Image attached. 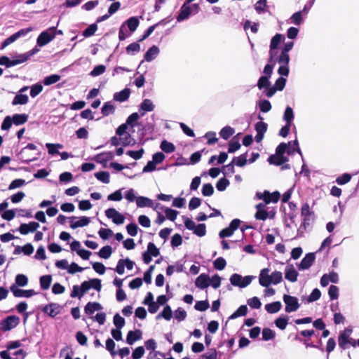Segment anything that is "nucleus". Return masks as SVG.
<instances>
[{
    "instance_id": "nucleus-7",
    "label": "nucleus",
    "mask_w": 359,
    "mask_h": 359,
    "mask_svg": "<svg viewBox=\"0 0 359 359\" xmlns=\"http://www.w3.org/2000/svg\"><path fill=\"white\" fill-rule=\"evenodd\" d=\"M105 215L107 218L111 219L112 222L116 225H121L124 223L125 216L120 213L114 208H109L104 212Z\"/></svg>"
},
{
    "instance_id": "nucleus-19",
    "label": "nucleus",
    "mask_w": 359,
    "mask_h": 359,
    "mask_svg": "<svg viewBox=\"0 0 359 359\" xmlns=\"http://www.w3.org/2000/svg\"><path fill=\"white\" fill-rule=\"evenodd\" d=\"M299 273L294 269L293 264H288L285 269V278L294 283L297 280Z\"/></svg>"
},
{
    "instance_id": "nucleus-51",
    "label": "nucleus",
    "mask_w": 359,
    "mask_h": 359,
    "mask_svg": "<svg viewBox=\"0 0 359 359\" xmlns=\"http://www.w3.org/2000/svg\"><path fill=\"white\" fill-rule=\"evenodd\" d=\"M351 339L348 337L345 334H339L338 337V343L340 348L342 349H346L348 348L347 345L348 343H351Z\"/></svg>"
},
{
    "instance_id": "nucleus-59",
    "label": "nucleus",
    "mask_w": 359,
    "mask_h": 359,
    "mask_svg": "<svg viewBox=\"0 0 359 359\" xmlns=\"http://www.w3.org/2000/svg\"><path fill=\"white\" fill-rule=\"evenodd\" d=\"M201 193L203 196H210L214 194V187L211 183H206L203 185Z\"/></svg>"
},
{
    "instance_id": "nucleus-11",
    "label": "nucleus",
    "mask_w": 359,
    "mask_h": 359,
    "mask_svg": "<svg viewBox=\"0 0 359 359\" xmlns=\"http://www.w3.org/2000/svg\"><path fill=\"white\" fill-rule=\"evenodd\" d=\"M114 155L112 151H104L94 156L92 160L106 168L107 161L114 159Z\"/></svg>"
},
{
    "instance_id": "nucleus-43",
    "label": "nucleus",
    "mask_w": 359,
    "mask_h": 359,
    "mask_svg": "<svg viewBox=\"0 0 359 359\" xmlns=\"http://www.w3.org/2000/svg\"><path fill=\"white\" fill-rule=\"evenodd\" d=\"M27 118H28V116L25 114H16L13 116L11 119H12L13 123L15 125L19 126V125H22V124L26 123L27 121Z\"/></svg>"
},
{
    "instance_id": "nucleus-62",
    "label": "nucleus",
    "mask_w": 359,
    "mask_h": 359,
    "mask_svg": "<svg viewBox=\"0 0 359 359\" xmlns=\"http://www.w3.org/2000/svg\"><path fill=\"white\" fill-rule=\"evenodd\" d=\"M140 42H133L129 44L126 48V50L128 54H134L140 51Z\"/></svg>"
},
{
    "instance_id": "nucleus-20",
    "label": "nucleus",
    "mask_w": 359,
    "mask_h": 359,
    "mask_svg": "<svg viewBox=\"0 0 359 359\" xmlns=\"http://www.w3.org/2000/svg\"><path fill=\"white\" fill-rule=\"evenodd\" d=\"M103 309L102 306L97 302H89L84 307V312L86 315L91 316L95 311H99Z\"/></svg>"
},
{
    "instance_id": "nucleus-34",
    "label": "nucleus",
    "mask_w": 359,
    "mask_h": 359,
    "mask_svg": "<svg viewBox=\"0 0 359 359\" xmlns=\"http://www.w3.org/2000/svg\"><path fill=\"white\" fill-rule=\"evenodd\" d=\"M114 111V105L110 101L104 102L101 108V113L104 116H107L109 114H113Z\"/></svg>"
},
{
    "instance_id": "nucleus-35",
    "label": "nucleus",
    "mask_w": 359,
    "mask_h": 359,
    "mask_svg": "<svg viewBox=\"0 0 359 359\" xmlns=\"http://www.w3.org/2000/svg\"><path fill=\"white\" fill-rule=\"evenodd\" d=\"M294 118V114L292 108L290 106H287L283 116V121H285L286 123L292 125Z\"/></svg>"
},
{
    "instance_id": "nucleus-33",
    "label": "nucleus",
    "mask_w": 359,
    "mask_h": 359,
    "mask_svg": "<svg viewBox=\"0 0 359 359\" xmlns=\"http://www.w3.org/2000/svg\"><path fill=\"white\" fill-rule=\"evenodd\" d=\"M140 118V115L137 112H134L131 114L126 119V124L128 126L133 128L136 126H142L141 123L138 122V119Z\"/></svg>"
},
{
    "instance_id": "nucleus-40",
    "label": "nucleus",
    "mask_w": 359,
    "mask_h": 359,
    "mask_svg": "<svg viewBox=\"0 0 359 359\" xmlns=\"http://www.w3.org/2000/svg\"><path fill=\"white\" fill-rule=\"evenodd\" d=\"M96 179L102 183L109 184L110 182V175L107 171H100L94 174Z\"/></svg>"
},
{
    "instance_id": "nucleus-17",
    "label": "nucleus",
    "mask_w": 359,
    "mask_h": 359,
    "mask_svg": "<svg viewBox=\"0 0 359 359\" xmlns=\"http://www.w3.org/2000/svg\"><path fill=\"white\" fill-rule=\"evenodd\" d=\"M292 142H288L287 143L281 142L280 143L276 149V154L277 156H285V154L287 153V155H293L294 153V150H292L289 147L291 145Z\"/></svg>"
},
{
    "instance_id": "nucleus-44",
    "label": "nucleus",
    "mask_w": 359,
    "mask_h": 359,
    "mask_svg": "<svg viewBox=\"0 0 359 359\" xmlns=\"http://www.w3.org/2000/svg\"><path fill=\"white\" fill-rule=\"evenodd\" d=\"M29 97L27 95L19 93L16 95L12 101L13 105L25 104L28 102Z\"/></svg>"
},
{
    "instance_id": "nucleus-29",
    "label": "nucleus",
    "mask_w": 359,
    "mask_h": 359,
    "mask_svg": "<svg viewBox=\"0 0 359 359\" xmlns=\"http://www.w3.org/2000/svg\"><path fill=\"white\" fill-rule=\"evenodd\" d=\"M248 151L244 154H241L238 156H234L232 159V162L233 164L238 167H244L248 162Z\"/></svg>"
},
{
    "instance_id": "nucleus-4",
    "label": "nucleus",
    "mask_w": 359,
    "mask_h": 359,
    "mask_svg": "<svg viewBox=\"0 0 359 359\" xmlns=\"http://www.w3.org/2000/svg\"><path fill=\"white\" fill-rule=\"evenodd\" d=\"M155 126L151 123H147L144 125H142L141 128L138 130L139 142L138 144L144 145L147 141L153 140L152 137H147L144 139V135H147V132L151 134L154 131Z\"/></svg>"
},
{
    "instance_id": "nucleus-46",
    "label": "nucleus",
    "mask_w": 359,
    "mask_h": 359,
    "mask_svg": "<svg viewBox=\"0 0 359 359\" xmlns=\"http://www.w3.org/2000/svg\"><path fill=\"white\" fill-rule=\"evenodd\" d=\"M97 30V25L95 22L90 25L86 29H85L82 32V36L85 38H88L92 36L95 34L96 31Z\"/></svg>"
},
{
    "instance_id": "nucleus-23",
    "label": "nucleus",
    "mask_w": 359,
    "mask_h": 359,
    "mask_svg": "<svg viewBox=\"0 0 359 359\" xmlns=\"http://www.w3.org/2000/svg\"><path fill=\"white\" fill-rule=\"evenodd\" d=\"M192 14V8L191 6H182L179 14L176 17L177 22L184 21L189 18Z\"/></svg>"
},
{
    "instance_id": "nucleus-61",
    "label": "nucleus",
    "mask_w": 359,
    "mask_h": 359,
    "mask_svg": "<svg viewBox=\"0 0 359 359\" xmlns=\"http://www.w3.org/2000/svg\"><path fill=\"white\" fill-rule=\"evenodd\" d=\"M105 70L106 67L104 65H99L93 69V70L89 73V75L95 77L102 74Z\"/></svg>"
},
{
    "instance_id": "nucleus-36",
    "label": "nucleus",
    "mask_w": 359,
    "mask_h": 359,
    "mask_svg": "<svg viewBox=\"0 0 359 359\" xmlns=\"http://www.w3.org/2000/svg\"><path fill=\"white\" fill-rule=\"evenodd\" d=\"M248 307L246 305L240 306L229 317V320L236 319L240 316H245L248 313Z\"/></svg>"
},
{
    "instance_id": "nucleus-58",
    "label": "nucleus",
    "mask_w": 359,
    "mask_h": 359,
    "mask_svg": "<svg viewBox=\"0 0 359 359\" xmlns=\"http://www.w3.org/2000/svg\"><path fill=\"white\" fill-rule=\"evenodd\" d=\"M302 11H297L292 15L290 20L296 25H300L303 22Z\"/></svg>"
},
{
    "instance_id": "nucleus-3",
    "label": "nucleus",
    "mask_w": 359,
    "mask_h": 359,
    "mask_svg": "<svg viewBox=\"0 0 359 359\" xmlns=\"http://www.w3.org/2000/svg\"><path fill=\"white\" fill-rule=\"evenodd\" d=\"M263 74L264 75L261 76L259 78L256 85L259 90H262L267 87H269L270 85L271 84L270 79L273 74L272 65H265L263 69Z\"/></svg>"
},
{
    "instance_id": "nucleus-28",
    "label": "nucleus",
    "mask_w": 359,
    "mask_h": 359,
    "mask_svg": "<svg viewBox=\"0 0 359 359\" xmlns=\"http://www.w3.org/2000/svg\"><path fill=\"white\" fill-rule=\"evenodd\" d=\"M264 194H266L268 197V198L265 199L266 204H269L271 202L276 203L280 198V194L278 191H275L271 194L269 191L265 190Z\"/></svg>"
},
{
    "instance_id": "nucleus-31",
    "label": "nucleus",
    "mask_w": 359,
    "mask_h": 359,
    "mask_svg": "<svg viewBox=\"0 0 359 359\" xmlns=\"http://www.w3.org/2000/svg\"><path fill=\"white\" fill-rule=\"evenodd\" d=\"M281 308L282 304L279 301L269 303L265 305V309L269 313H276L278 312Z\"/></svg>"
},
{
    "instance_id": "nucleus-63",
    "label": "nucleus",
    "mask_w": 359,
    "mask_h": 359,
    "mask_svg": "<svg viewBox=\"0 0 359 359\" xmlns=\"http://www.w3.org/2000/svg\"><path fill=\"white\" fill-rule=\"evenodd\" d=\"M182 236L180 233H175L171 238L170 245L173 248H177L182 245Z\"/></svg>"
},
{
    "instance_id": "nucleus-15",
    "label": "nucleus",
    "mask_w": 359,
    "mask_h": 359,
    "mask_svg": "<svg viewBox=\"0 0 359 359\" xmlns=\"http://www.w3.org/2000/svg\"><path fill=\"white\" fill-rule=\"evenodd\" d=\"M159 53L160 50L158 47L156 45H153L145 53L144 55V60L141 61L139 67L144 62V60H146L147 62H151L152 60H154L158 55Z\"/></svg>"
},
{
    "instance_id": "nucleus-41",
    "label": "nucleus",
    "mask_w": 359,
    "mask_h": 359,
    "mask_svg": "<svg viewBox=\"0 0 359 359\" xmlns=\"http://www.w3.org/2000/svg\"><path fill=\"white\" fill-rule=\"evenodd\" d=\"M160 148L163 151L167 154L172 153L175 150V146L166 140H163L160 144Z\"/></svg>"
},
{
    "instance_id": "nucleus-39",
    "label": "nucleus",
    "mask_w": 359,
    "mask_h": 359,
    "mask_svg": "<svg viewBox=\"0 0 359 359\" xmlns=\"http://www.w3.org/2000/svg\"><path fill=\"white\" fill-rule=\"evenodd\" d=\"M234 133L235 130L233 128L226 126L222 128L219 134L222 139L227 140Z\"/></svg>"
},
{
    "instance_id": "nucleus-12",
    "label": "nucleus",
    "mask_w": 359,
    "mask_h": 359,
    "mask_svg": "<svg viewBox=\"0 0 359 359\" xmlns=\"http://www.w3.org/2000/svg\"><path fill=\"white\" fill-rule=\"evenodd\" d=\"M10 290L15 297L29 298L36 294L34 290L19 289L15 285H12Z\"/></svg>"
},
{
    "instance_id": "nucleus-55",
    "label": "nucleus",
    "mask_w": 359,
    "mask_h": 359,
    "mask_svg": "<svg viewBox=\"0 0 359 359\" xmlns=\"http://www.w3.org/2000/svg\"><path fill=\"white\" fill-rule=\"evenodd\" d=\"M226 266V262L224 258L219 257L213 262V267L218 271L223 270Z\"/></svg>"
},
{
    "instance_id": "nucleus-6",
    "label": "nucleus",
    "mask_w": 359,
    "mask_h": 359,
    "mask_svg": "<svg viewBox=\"0 0 359 359\" xmlns=\"http://www.w3.org/2000/svg\"><path fill=\"white\" fill-rule=\"evenodd\" d=\"M90 218L86 216L79 217L75 216L69 217V226L72 229H76L79 227H83L89 224Z\"/></svg>"
},
{
    "instance_id": "nucleus-54",
    "label": "nucleus",
    "mask_w": 359,
    "mask_h": 359,
    "mask_svg": "<svg viewBox=\"0 0 359 359\" xmlns=\"http://www.w3.org/2000/svg\"><path fill=\"white\" fill-rule=\"evenodd\" d=\"M164 212L165 213L166 219L172 222L176 219V217L179 214V212L177 210L167 207L164 208Z\"/></svg>"
},
{
    "instance_id": "nucleus-2",
    "label": "nucleus",
    "mask_w": 359,
    "mask_h": 359,
    "mask_svg": "<svg viewBox=\"0 0 359 359\" xmlns=\"http://www.w3.org/2000/svg\"><path fill=\"white\" fill-rule=\"evenodd\" d=\"M182 219L184 224V226L192 231L193 233L198 237H203L206 234V225L204 223H200L196 224L195 222L191 219L184 215L182 217Z\"/></svg>"
},
{
    "instance_id": "nucleus-45",
    "label": "nucleus",
    "mask_w": 359,
    "mask_h": 359,
    "mask_svg": "<svg viewBox=\"0 0 359 359\" xmlns=\"http://www.w3.org/2000/svg\"><path fill=\"white\" fill-rule=\"evenodd\" d=\"M52 277L50 275L42 276L40 278V286L42 290H48L51 284Z\"/></svg>"
},
{
    "instance_id": "nucleus-9",
    "label": "nucleus",
    "mask_w": 359,
    "mask_h": 359,
    "mask_svg": "<svg viewBox=\"0 0 359 359\" xmlns=\"http://www.w3.org/2000/svg\"><path fill=\"white\" fill-rule=\"evenodd\" d=\"M55 29L52 28L41 32L37 38V45L43 46L50 42L55 38Z\"/></svg>"
},
{
    "instance_id": "nucleus-8",
    "label": "nucleus",
    "mask_w": 359,
    "mask_h": 359,
    "mask_svg": "<svg viewBox=\"0 0 359 359\" xmlns=\"http://www.w3.org/2000/svg\"><path fill=\"white\" fill-rule=\"evenodd\" d=\"M20 323V318L16 316H9L1 321V329L6 332L15 328Z\"/></svg>"
},
{
    "instance_id": "nucleus-47",
    "label": "nucleus",
    "mask_w": 359,
    "mask_h": 359,
    "mask_svg": "<svg viewBox=\"0 0 359 359\" xmlns=\"http://www.w3.org/2000/svg\"><path fill=\"white\" fill-rule=\"evenodd\" d=\"M257 104L259 105L260 111L263 113L269 112L272 108L271 104L268 100H259Z\"/></svg>"
},
{
    "instance_id": "nucleus-64",
    "label": "nucleus",
    "mask_w": 359,
    "mask_h": 359,
    "mask_svg": "<svg viewBox=\"0 0 359 359\" xmlns=\"http://www.w3.org/2000/svg\"><path fill=\"white\" fill-rule=\"evenodd\" d=\"M321 297V292L318 288L312 290L311 294L306 298L308 302H313L318 300Z\"/></svg>"
},
{
    "instance_id": "nucleus-56",
    "label": "nucleus",
    "mask_w": 359,
    "mask_h": 359,
    "mask_svg": "<svg viewBox=\"0 0 359 359\" xmlns=\"http://www.w3.org/2000/svg\"><path fill=\"white\" fill-rule=\"evenodd\" d=\"M210 306L209 302L208 299L197 301L194 305V309L198 311H205Z\"/></svg>"
},
{
    "instance_id": "nucleus-25",
    "label": "nucleus",
    "mask_w": 359,
    "mask_h": 359,
    "mask_svg": "<svg viewBox=\"0 0 359 359\" xmlns=\"http://www.w3.org/2000/svg\"><path fill=\"white\" fill-rule=\"evenodd\" d=\"M130 95V90L128 88H126L123 90L115 93L114 94V100L117 102H123L129 98Z\"/></svg>"
},
{
    "instance_id": "nucleus-1",
    "label": "nucleus",
    "mask_w": 359,
    "mask_h": 359,
    "mask_svg": "<svg viewBox=\"0 0 359 359\" xmlns=\"http://www.w3.org/2000/svg\"><path fill=\"white\" fill-rule=\"evenodd\" d=\"M270 269L264 268L260 271L259 276V283L264 287H268L271 284L278 285L283 280V274L280 271H275L269 274Z\"/></svg>"
},
{
    "instance_id": "nucleus-26",
    "label": "nucleus",
    "mask_w": 359,
    "mask_h": 359,
    "mask_svg": "<svg viewBox=\"0 0 359 359\" xmlns=\"http://www.w3.org/2000/svg\"><path fill=\"white\" fill-rule=\"evenodd\" d=\"M140 21L137 17L133 16L126 20L122 25H126L130 33H133L139 26Z\"/></svg>"
},
{
    "instance_id": "nucleus-60",
    "label": "nucleus",
    "mask_w": 359,
    "mask_h": 359,
    "mask_svg": "<svg viewBox=\"0 0 359 359\" xmlns=\"http://www.w3.org/2000/svg\"><path fill=\"white\" fill-rule=\"evenodd\" d=\"M90 264L92 265L95 271L98 274L103 275L105 273L106 267L102 262H90Z\"/></svg>"
},
{
    "instance_id": "nucleus-27",
    "label": "nucleus",
    "mask_w": 359,
    "mask_h": 359,
    "mask_svg": "<svg viewBox=\"0 0 359 359\" xmlns=\"http://www.w3.org/2000/svg\"><path fill=\"white\" fill-rule=\"evenodd\" d=\"M289 318L287 315L283 314L275 320L274 323L278 328L284 330L288 324Z\"/></svg>"
},
{
    "instance_id": "nucleus-18",
    "label": "nucleus",
    "mask_w": 359,
    "mask_h": 359,
    "mask_svg": "<svg viewBox=\"0 0 359 359\" xmlns=\"http://www.w3.org/2000/svg\"><path fill=\"white\" fill-rule=\"evenodd\" d=\"M62 306L55 303H50L45 306L42 311L51 317H55L59 314L62 310Z\"/></svg>"
},
{
    "instance_id": "nucleus-50",
    "label": "nucleus",
    "mask_w": 359,
    "mask_h": 359,
    "mask_svg": "<svg viewBox=\"0 0 359 359\" xmlns=\"http://www.w3.org/2000/svg\"><path fill=\"white\" fill-rule=\"evenodd\" d=\"M276 337V332L269 327L262 330V338L264 341H269L273 339Z\"/></svg>"
},
{
    "instance_id": "nucleus-48",
    "label": "nucleus",
    "mask_w": 359,
    "mask_h": 359,
    "mask_svg": "<svg viewBox=\"0 0 359 359\" xmlns=\"http://www.w3.org/2000/svg\"><path fill=\"white\" fill-rule=\"evenodd\" d=\"M242 279L243 276L238 273H233L230 278V283L233 286L239 287L242 288Z\"/></svg>"
},
{
    "instance_id": "nucleus-52",
    "label": "nucleus",
    "mask_w": 359,
    "mask_h": 359,
    "mask_svg": "<svg viewBox=\"0 0 359 359\" xmlns=\"http://www.w3.org/2000/svg\"><path fill=\"white\" fill-rule=\"evenodd\" d=\"M328 295L330 300H336L339 296V289L337 286L331 285L328 289Z\"/></svg>"
},
{
    "instance_id": "nucleus-42",
    "label": "nucleus",
    "mask_w": 359,
    "mask_h": 359,
    "mask_svg": "<svg viewBox=\"0 0 359 359\" xmlns=\"http://www.w3.org/2000/svg\"><path fill=\"white\" fill-rule=\"evenodd\" d=\"M222 172L224 176L227 175V172L226 171H223L222 169L219 168H211L208 172L204 171L201 176H205L207 175H209L212 178H216L220 172Z\"/></svg>"
},
{
    "instance_id": "nucleus-38",
    "label": "nucleus",
    "mask_w": 359,
    "mask_h": 359,
    "mask_svg": "<svg viewBox=\"0 0 359 359\" xmlns=\"http://www.w3.org/2000/svg\"><path fill=\"white\" fill-rule=\"evenodd\" d=\"M285 39V36L282 34H275L272 39H271L270 42V48L272 49H277L278 47V45Z\"/></svg>"
},
{
    "instance_id": "nucleus-10",
    "label": "nucleus",
    "mask_w": 359,
    "mask_h": 359,
    "mask_svg": "<svg viewBox=\"0 0 359 359\" xmlns=\"http://www.w3.org/2000/svg\"><path fill=\"white\" fill-rule=\"evenodd\" d=\"M315 259L316 255L314 252H309L306 254L300 263L297 264L298 270L304 271L309 269L313 264Z\"/></svg>"
},
{
    "instance_id": "nucleus-22",
    "label": "nucleus",
    "mask_w": 359,
    "mask_h": 359,
    "mask_svg": "<svg viewBox=\"0 0 359 359\" xmlns=\"http://www.w3.org/2000/svg\"><path fill=\"white\" fill-rule=\"evenodd\" d=\"M289 161V158L286 156H277L276 154H271L267 159V161L271 165H274L276 166L283 165L285 163Z\"/></svg>"
},
{
    "instance_id": "nucleus-32",
    "label": "nucleus",
    "mask_w": 359,
    "mask_h": 359,
    "mask_svg": "<svg viewBox=\"0 0 359 359\" xmlns=\"http://www.w3.org/2000/svg\"><path fill=\"white\" fill-rule=\"evenodd\" d=\"M113 252V249L110 245L103 246L97 252H95L100 258L109 259Z\"/></svg>"
},
{
    "instance_id": "nucleus-16",
    "label": "nucleus",
    "mask_w": 359,
    "mask_h": 359,
    "mask_svg": "<svg viewBox=\"0 0 359 359\" xmlns=\"http://www.w3.org/2000/svg\"><path fill=\"white\" fill-rule=\"evenodd\" d=\"M142 338V331L141 330H130L126 336V342L128 345H133L135 341Z\"/></svg>"
},
{
    "instance_id": "nucleus-14",
    "label": "nucleus",
    "mask_w": 359,
    "mask_h": 359,
    "mask_svg": "<svg viewBox=\"0 0 359 359\" xmlns=\"http://www.w3.org/2000/svg\"><path fill=\"white\" fill-rule=\"evenodd\" d=\"M196 286L201 289L204 290L210 285V278L207 273L200 274L195 280Z\"/></svg>"
},
{
    "instance_id": "nucleus-30",
    "label": "nucleus",
    "mask_w": 359,
    "mask_h": 359,
    "mask_svg": "<svg viewBox=\"0 0 359 359\" xmlns=\"http://www.w3.org/2000/svg\"><path fill=\"white\" fill-rule=\"evenodd\" d=\"M136 204L138 208H153V201L146 196H137Z\"/></svg>"
},
{
    "instance_id": "nucleus-49",
    "label": "nucleus",
    "mask_w": 359,
    "mask_h": 359,
    "mask_svg": "<svg viewBox=\"0 0 359 359\" xmlns=\"http://www.w3.org/2000/svg\"><path fill=\"white\" fill-rule=\"evenodd\" d=\"M230 184V182L225 177L220 178L216 183V189L219 191H224Z\"/></svg>"
},
{
    "instance_id": "nucleus-24",
    "label": "nucleus",
    "mask_w": 359,
    "mask_h": 359,
    "mask_svg": "<svg viewBox=\"0 0 359 359\" xmlns=\"http://www.w3.org/2000/svg\"><path fill=\"white\" fill-rule=\"evenodd\" d=\"M155 108V105L149 99H144L140 105L139 111L141 116H144L145 112L152 111Z\"/></svg>"
},
{
    "instance_id": "nucleus-53",
    "label": "nucleus",
    "mask_w": 359,
    "mask_h": 359,
    "mask_svg": "<svg viewBox=\"0 0 359 359\" xmlns=\"http://www.w3.org/2000/svg\"><path fill=\"white\" fill-rule=\"evenodd\" d=\"M113 323L116 328L121 329L126 324L124 318L121 317L119 313H116L113 318Z\"/></svg>"
},
{
    "instance_id": "nucleus-37",
    "label": "nucleus",
    "mask_w": 359,
    "mask_h": 359,
    "mask_svg": "<svg viewBox=\"0 0 359 359\" xmlns=\"http://www.w3.org/2000/svg\"><path fill=\"white\" fill-rule=\"evenodd\" d=\"M241 147L238 140H236V136H233L228 143V153L232 154L238 151Z\"/></svg>"
},
{
    "instance_id": "nucleus-5",
    "label": "nucleus",
    "mask_w": 359,
    "mask_h": 359,
    "mask_svg": "<svg viewBox=\"0 0 359 359\" xmlns=\"http://www.w3.org/2000/svg\"><path fill=\"white\" fill-rule=\"evenodd\" d=\"M283 299L285 304V311L287 313L296 311L300 306L298 299L296 297L285 294Z\"/></svg>"
},
{
    "instance_id": "nucleus-21",
    "label": "nucleus",
    "mask_w": 359,
    "mask_h": 359,
    "mask_svg": "<svg viewBox=\"0 0 359 359\" xmlns=\"http://www.w3.org/2000/svg\"><path fill=\"white\" fill-rule=\"evenodd\" d=\"M39 227V224L36 222H31L29 224H22L19 227V231L22 235H26L29 232L35 231Z\"/></svg>"
},
{
    "instance_id": "nucleus-57",
    "label": "nucleus",
    "mask_w": 359,
    "mask_h": 359,
    "mask_svg": "<svg viewBox=\"0 0 359 359\" xmlns=\"http://www.w3.org/2000/svg\"><path fill=\"white\" fill-rule=\"evenodd\" d=\"M15 285L20 286V287H25L28 283V278L24 274H18L15 276Z\"/></svg>"
},
{
    "instance_id": "nucleus-13",
    "label": "nucleus",
    "mask_w": 359,
    "mask_h": 359,
    "mask_svg": "<svg viewBox=\"0 0 359 359\" xmlns=\"http://www.w3.org/2000/svg\"><path fill=\"white\" fill-rule=\"evenodd\" d=\"M25 62L23 57L17 56L15 59L10 60L7 56L0 57V65L6 66L7 68Z\"/></svg>"
}]
</instances>
